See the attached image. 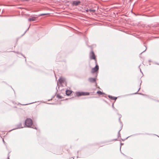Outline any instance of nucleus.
Here are the masks:
<instances>
[{
    "instance_id": "nucleus-8",
    "label": "nucleus",
    "mask_w": 159,
    "mask_h": 159,
    "mask_svg": "<svg viewBox=\"0 0 159 159\" xmlns=\"http://www.w3.org/2000/svg\"><path fill=\"white\" fill-rule=\"evenodd\" d=\"M89 80L91 82H95L96 80L95 78H90L89 79Z\"/></svg>"
},
{
    "instance_id": "nucleus-10",
    "label": "nucleus",
    "mask_w": 159,
    "mask_h": 159,
    "mask_svg": "<svg viewBox=\"0 0 159 159\" xmlns=\"http://www.w3.org/2000/svg\"><path fill=\"white\" fill-rule=\"evenodd\" d=\"M117 98V97H113L110 96V99H111L115 100Z\"/></svg>"
},
{
    "instance_id": "nucleus-14",
    "label": "nucleus",
    "mask_w": 159,
    "mask_h": 159,
    "mask_svg": "<svg viewBox=\"0 0 159 159\" xmlns=\"http://www.w3.org/2000/svg\"><path fill=\"white\" fill-rule=\"evenodd\" d=\"M57 97H58V98H61V97L60 96L58 95H57Z\"/></svg>"
},
{
    "instance_id": "nucleus-4",
    "label": "nucleus",
    "mask_w": 159,
    "mask_h": 159,
    "mask_svg": "<svg viewBox=\"0 0 159 159\" xmlns=\"http://www.w3.org/2000/svg\"><path fill=\"white\" fill-rule=\"evenodd\" d=\"M76 95L78 97L89 95V93L88 92H78L76 93Z\"/></svg>"
},
{
    "instance_id": "nucleus-6",
    "label": "nucleus",
    "mask_w": 159,
    "mask_h": 159,
    "mask_svg": "<svg viewBox=\"0 0 159 159\" xmlns=\"http://www.w3.org/2000/svg\"><path fill=\"white\" fill-rule=\"evenodd\" d=\"M37 17H31L28 19L29 21H34L37 20Z\"/></svg>"
},
{
    "instance_id": "nucleus-12",
    "label": "nucleus",
    "mask_w": 159,
    "mask_h": 159,
    "mask_svg": "<svg viewBox=\"0 0 159 159\" xmlns=\"http://www.w3.org/2000/svg\"><path fill=\"white\" fill-rule=\"evenodd\" d=\"M92 11V12H94L95 11V10H90V9H89V10H87V11Z\"/></svg>"
},
{
    "instance_id": "nucleus-7",
    "label": "nucleus",
    "mask_w": 159,
    "mask_h": 159,
    "mask_svg": "<svg viewBox=\"0 0 159 159\" xmlns=\"http://www.w3.org/2000/svg\"><path fill=\"white\" fill-rule=\"evenodd\" d=\"M59 81L60 84H61L65 81V79L63 77H61L59 79Z\"/></svg>"
},
{
    "instance_id": "nucleus-2",
    "label": "nucleus",
    "mask_w": 159,
    "mask_h": 159,
    "mask_svg": "<svg viewBox=\"0 0 159 159\" xmlns=\"http://www.w3.org/2000/svg\"><path fill=\"white\" fill-rule=\"evenodd\" d=\"M89 57L91 59H93L95 60V64H97V60L96 56L93 51L91 52L89 54Z\"/></svg>"
},
{
    "instance_id": "nucleus-5",
    "label": "nucleus",
    "mask_w": 159,
    "mask_h": 159,
    "mask_svg": "<svg viewBox=\"0 0 159 159\" xmlns=\"http://www.w3.org/2000/svg\"><path fill=\"white\" fill-rule=\"evenodd\" d=\"M80 3V2L79 1H74L72 2V4L74 6H77Z\"/></svg>"
},
{
    "instance_id": "nucleus-1",
    "label": "nucleus",
    "mask_w": 159,
    "mask_h": 159,
    "mask_svg": "<svg viewBox=\"0 0 159 159\" xmlns=\"http://www.w3.org/2000/svg\"><path fill=\"white\" fill-rule=\"evenodd\" d=\"M33 124L32 120L29 118L27 119L25 122V125L27 127H30Z\"/></svg>"
},
{
    "instance_id": "nucleus-13",
    "label": "nucleus",
    "mask_w": 159,
    "mask_h": 159,
    "mask_svg": "<svg viewBox=\"0 0 159 159\" xmlns=\"http://www.w3.org/2000/svg\"><path fill=\"white\" fill-rule=\"evenodd\" d=\"M49 14L48 13H44V14H41L40 16H43V15H48Z\"/></svg>"
},
{
    "instance_id": "nucleus-3",
    "label": "nucleus",
    "mask_w": 159,
    "mask_h": 159,
    "mask_svg": "<svg viewBox=\"0 0 159 159\" xmlns=\"http://www.w3.org/2000/svg\"><path fill=\"white\" fill-rule=\"evenodd\" d=\"M95 64L96 65L95 67L93 68L91 70V73H92L97 72L99 70V66L98 64V63L97 62V64Z\"/></svg>"
},
{
    "instance_id": "nucleus-9",
    "label": "nucleus",
    "mask_w": 159,
    "mask_h": 159,
    "mask_svg": "<svg viewBox=\"0 0 159 159\" xmlns=\"http://www.w3.org/2000/svg\"><path fill=\"white\" fill-rule=\"evenodd\" d=\"M71 93V92L70 90H67L66 92V94L68 96L70 95Z\"/></svg>"
},
{
    "instance_id": "nucleus-11",
    "label": "nucleus",
    "mask_w": 159,
    "mask_h": 159,
    "mask_svg": "<svg viewBox=\"0 0 159 159\" xmlns=\"http://www.w3.org/2000/svg\"><path fill=\"white\" fill-rule=\"evenodd\" d=\"M97 93L99 95H102L103 94V93L100 91H98Z\"/></svg>"
}]
</instances>
